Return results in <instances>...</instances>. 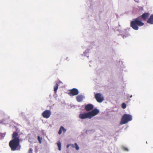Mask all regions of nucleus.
<instances>
[{
    "label": "nucleus",
    "instance_id": "20e7f679",
    "mask_svg": "<svg viewBox=\"0 0 153 153\" xmlns=\"http://www.w3.org/2000/svg\"><path fill=\"white\" fill-rule=\"evenodd\" d=\"M18 136V133L15 131L12 135L13 139L10 140L9 143H19L21 139H19Z\"/></svg>",
    "mask_w": 153,
    "mask_h": 153
},
{
    "label": "nucleus",
    "instance_id": "7ed1b4c3",
    "mask_svg": "<svg viewBox=\"0 0 153 153\" xmlns=\"http://www.w3.org/2000/svg\"><path fill=\"white\" fill-rule=\"evenodd\" d=\"M132 120V116L129 114H125L123 116L120 124L121 125L125 124Z\"/></svg>",
    "mask_w": 153,
    "mask_h": 153
},
{
    "label": "nucleus",
    "instance_id": "9b49d317",
    "mask_svg": "<svg viewBox=\"0 0 153 153\" xmlns=\"http://www.w3.org/2000/svg\"><path fill=\"white\" fill-rule=\"evenodd\" d=\"M150 14L148 13H145L141 15V17L144 20H146L149 16Z\"/></svg>",
    "mask_w": 153,
    "mask_h": 153
},
{
    "label": "nucleus",
    "instance_id": "9d476101",
    "mask_svg": "<svg viewBox=\"0 0 153 153\" xmlns=\"http://www.w3.org/2000/svg\"><path fill=\"white\" fill-rule=\"evenodd\" d=\"M85 98L84 96L81 94L79 95L76 97V100L79 102H82Z\"/></svg>",
    "mask_w": 153,
    "mask_h": 153
},
{
    "label": "nucleus",
    "instance_id": "f8f14e48",
    "mask_svg": "<svg viewBox=\"0 0 153 153\" xmlns=\"http://www.w3.org/2000/svg\"><path fill=\"white\" fill-rule=\"evenodd\" d=\"M147 22L150 24H153V14L151 15L148 19Z\"/></svg>",
    "mask_w": 153,
    "mask_h": 153
},
{
    "label": "nucleus",
    "instance_id": "39448f33",
    "mask_svg": "<svg viewBox=\"0 0 153 153\" xmlns=\"http://www.w3.org/2000/svg\"><path fill=\"white\" fill-rule=\"evenodd\" d=\"M94 97L98 102H102L104 100V97L100 93H97L95 95Z\"/></svg>",
    "mask_w": 153,
    "mask_h": 153
},
{
    "label": "nucleus",
    "instance_id": "aec40b11",
    "mask_svg": "<svg viewBox=\"0 0 153 153\" xmlns=\"http://www.w3.org/2000/svg\"><path fill=\"white\" fill-rule=\"evenodd\" d=\"M75 148L76 150H78L79 149V147L77 144H75Z\"/></svg>",
    "mask_w": 153,
    "mask_h": 153
},
{
    "label": "nucleus",
    "instance_id": "a211bd4d",
    "mask_svg": "<svg viewBox=\"0 0 153 153\" xmlns=\"http://www.w3.org/2000/svg\"><path fill=\"white\" fill-rule=\"evenodd\" d=\"M121 35L123 36V38L124 39L125 38L128 37L129 36V34H127L125 35L122 34Z\"/></svg>",
    "mask_w": 153,
    "mask_h": 153
},
{
    "label": "nucleus",
    "instance_id": "ddd939ff",
    "mask_svg": "<svg viewBox=\"0 0 153 153\" xmlns=\"http://www.w3.org/2000/svg\"><path fill=\"white\" fill-rule=\"evenodd\" d=\"M58 84L57 83H56L55 85L54 86V91L55 93L56 92L57 90L58 89Z\"/></svg>",
    "mask_w": 153,
    "mask_h": 153
},
{
    "label": "nucleus",
    "instance_id": "2eb2a0df",
    "mask_svg": "<svg viewBox=\"0 0 153 153\" xmlns=\"http://www.w3.org/2000/svg\"><path fill=\"white\" fill-rule=\"evenodd\" d=\"M5 134H4L0 133V139H2L4 138Z\"/></svg>",
    "mask_w": 153,
    "mask_h": 153
},
{
    "label": "nucleus",
    "instance_id": "423d86ee",
    "mask_svg": "<svg viewBox=\"0 0 153 153\" xmlns=\"http://www.w3.org/2000/svg\"><path fill=\"white\" fill-rule=\"evenodd\" d=\"M51 114V112L49 110H46L44 111L42 114V117L47 119L49 118Z\"/></svg>",
    "mask_w": 153,
    "mask_h": 153
},
{
    "label": "nucleus",
    "instance_id": "6e6552de",
    "mask_svg": "<svg viewBox=\"0 0 153 153\" xmlns=\"http://www.w3.org/2000/svg\"><path fill=\"white\" fill-rule=\"evenodd\" d=\"M79 94V91L78 89L76 88H73L70 91L69 94L71 96L76 95Z\"/></svg>",
    "mask_w": 153,
    "mask_h": 153
},
{
    "label": "nucleus",
    "instance_id": "c756f323",
    "mask_svg": "<svg viewBox=\"0 0 153 153\" xmlns=\"http://www.w3.org/2000/svg\"><path fill=\"white\" fill-rule=\"evenodd\" d=\"M89 66H91V65H89Z\"/></svg>",
    "mask_w": 153,
    "mask_h": 153
},
{
    "label": "nucleus",
    "instance_id": "0eeeda50",
    "mask_svg": "<svg viewBox=\"0 0 153 153\" xmlns=\"http://www.w3.org/2000/svg\"><path fill=\"white\" fill-rule=\"evenodd\" d=\"M9 145L12 150L13 151L19 150L20 148L19 144H9Z\"/></svg>",
    "mask_w": 153,
    "mask_h": 153
},
{
    "label": "nucleus",
    "instance_id": "bb28decb",
    "mask_svg": "<svg viewBox=\"0 0 153 153\" xmlns=\"http://www.w3.org/2000/svg\"><path fill=\"white\" fill-rule=\"evenodd\" d=\"M132 97V95H131L130 96V98H131Z\"/></svg>",
    "mask_w": 153,
    "mask_h": 153
},
{
    "label": "nucleus",
    "instance_id": "412c9836",
    "mask_svg": "<svg viewBox=\"0 0 153 153\" xmlns=\"http://www.w3.org/2000/svg\"><path fill=\"white\" fill-rule=\"evenodd\" d=\"M62 129L61 128V127H60V128L58 132V134L59 135L60 134L62 133Z\"/></svg>",
    "mask_w": 153,
    "mask_h": 153
},
{
    "label": "nucleus",
    "instance_id": "f03ea898",
    "mask_svg": "<svg viewBox=\"0 0 153 153\" xmlns=\"http://www.w3.org/2000/svg\"><path fill=\"white\" fill-rule=\"evenodd\" d=\"M144 25L140 17H138L132 21L130 23L131 27L134 30H137L139 29L138 26H142Z\"/></svg>",
    "mask_w": 153,
    "mask_h": 153
},
{
    "label": "nucleus",
    "instance_id": "c85d7f7f",
    "mask_svg": "<svg viewBox=\"0 0 153 153\" xmlns=\"http://www.w3.org/2000/svg\"><path fill=\"white\" fill-rule=\"evenodd\" d=\"M135 1L136 2H138V1Z\"/></svg>",
    "mask_w": 153,
    "mask_h": 153
},
{
    "label": "nucleus",
    "instance_id": "393cba45",
    "mask_svg": "<svg viewBox=\"0 0 153 153\" xmlns=\"http://www.w3.org/2000/svg\"><path fill=\"white\" fill-rule=\"evenodd\" d=\"M71 144H68L67 146V148H68V147L69 146L71 145Z\"/></svg>",
    "mask_w": 153,
    "mask_h": 153
},
{
    "label": "nucleus",
    "instance_id": "cd10ccee",
    "mask_svg": "<svg viewBox=\"0 0 153 153\" xmlns=\"http://www.w3.org/2000/svg\"><path fill=\"white\" fill-rule=\"evenodd\" d=\"M88 131H86V133H87V132H88Z\"/></svg>",
    "mask_w": 153,
    "mask_h": 153
},
{
    "label": "nucleus",
    "instance_id": "4468645a",
    "mask_svg": "<svg viewBox=\"0 0 153 153\" xmlns=\"http://www.w3.org/2000/svg\"><path fill=\"white\" fill-rule=\"evenodd\" d=\"M89 50L88 49H87L85 50V51L83 53V54H82V56H85L88 53V52Z\"/></svg>",
    "mask_w": 153,
    "mask_h": 153
},
{
    "label": "nucleus",
    "instance_id": "dca6fc26",
    "mask_svg": "<svg viewBox=\"0 0 153 153\" xmlns=\"http://www.w3.org/2000/svg\"><path fill=\"white\" fill-rule=\"evenodd\" d=\"M126 105L125 103H123L122 104V107L123 109H125L126 108Z\"/></svg>",
    "mask_w": 153,
    "mask_h": 153
},
{
    "label": "nucleus",
    "instance_id": "a878e982",
    "mask_svg": "<svg viewBox=\"0 0 153 153\" xmlns=\"http://www.w3.org/2000/svg\"><path fill=\"white\" fill-rule=\"evenodd\" d=\"M57 143H61L60 141H59Z\"/></svg>",
    "mask_w": 153,
    "mask_h": 153
},
{
    "label": "nucleus",
    "instance_id": "b1692460",
    "mask_svg": "<svg viewBox=\"0 0 153 153\" xmlns=\"http://www.w3.org/2000/svg\"><path fill=\"white\" fill-rule=\"evenodd\" d=\"M123 149L124 150H125V151H128V149L127 148H123Z\"/></svg>",
    "mask_w": 153,
    "mask_h": 153
},
{
    "label": "nucleus",
    "instance_id": "6ab92c4d",
    "mask_svg": "<svg viewBox=\"0 0 153 153\" xmlns=\"http://www.w3.org/2000/svg\"><path fill=\"white\" fill-rule=\"evenodd\" d=\"M38 139L39 141V142L40 143H42V138L40 137L39 136H38Z\"/></svg>",
    "mask_w": 153,
    "mask_h": 153
},
{
    "label": "nucleus",
    "instance_id": "f257e3e1",
    "mask_svg": "<svg viewBox=\"0 0 153 153\" xmlns=\"http://www.w3.org/2000/svg\"><path fill=\"white\" fill-rule=\"evenodd\" d=\"M99 109L94 108L91 111L80 114L79 117L82 119L87 118L91 119L93 117L97 114L99 113Z\"/></svg>",
    "mask_w": 153,
    "mask_h": 153
},
{
    "label": "nucleus",
    "instance_id": "1a4fd4ad",
    "mask_svg": "<svg viewBox=\"0 0 153 153\" xmlns=\"http://www.w3.org/2000/svg\"><path fill=\"white\" fill-rule=\"evenodd\" d=\"M94 108V106L91 104H88L86 105L85 107V110L87 111H90L91 110H93Z\"/></svg>",
    "mask_w": 153,
    "mask_h": 153
},
{
    "label": "nucleus",
    "instance_id": "f3484780",
    "mask_svg": "<svg viewBox=\"0 0 153 153\" xmlns=\"http://www.w3.org/2000/svg\"><path fill=\"white\" fill-rule=\"evenodd\" d=\"M61 128L62 129V131H63V133H65L66 132V129L65 128H64L62 126H61Z\"/></svg>",
    "mask_w": 153,
    "mask_h": 153
},
{
    "label": "nucleus",
    "instance_id": "5701e85b",
    "mask_svg": "<svg viewBox=\"0 0 153 153\" xmlns=\"http://www.w3.org/2000/svg\"><path fill=\"white\" fill-rule=\"evenodd\" d=\"M32 153V149L31 148H30L29 149L28 151V153Z\"/></svg>",
    "mask_w": 153,
    "mask_h": 153
},
{
    "label": "nucleus",
    "instance_id": "4be33fe9",
    "mask_svg": "<svg viewBox=\"0 0 153 153\" xmlns=\"http://www.w3.org/2000/svg\"><path fill=\"white\" fill-rule=\"evenodd\" d=\"M58 146V149L60 151L61 150V144H57Z\"/></svg>",
    "mask_w": 153,
    "mask_h": 153
}]
</instances>
